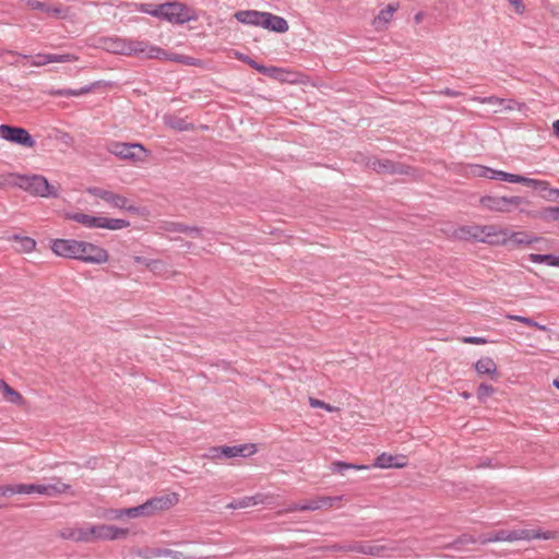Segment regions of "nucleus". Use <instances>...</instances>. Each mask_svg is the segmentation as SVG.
<instances>
[{"instance_id": "nucleus-1", "label": "nucleus", "mask_w": 559, "mask_h": 559, "mask_svg": "<svg viewBox=\"0 0 559 559\" xmlns=\"http://www.w3.org/2000/svg\"><path fill=\"white\" fill-rule=\"evenodd\" d=\"M104 47L107 51L117 55L141 56L146 58L165 57V49L153 46L146 40H138L131 38L109 37L104 39Z\"/></svg>"}, {"instance_id": "nucleus-2", "label": "nucleus", "mask_w": 559, "mask_h": 559, "mask_svg": "<svg viewBox=\"0 0 559 559\" xmlns=\"http://www.w3.org/2000/svg\"><path fill=\"white\" fill-rule=\"evenodd\" d=\"M12 185L35 197L57 198L58 190L41 175L9 174L1 178L0 186Z\"/></svg>"}, {"instance_id": "nucleus-3", "label": "nucleus", "mask_w": 559, "mask_h": 559, "mask_svg": "<svg viewBox=\"0 0 559 559\" xmlns=\"http://www.w3.org/2000/svg\"><path fill=\"white\" fill-rule=\"evenodd\" d=\"M558 532H543L540 530H499L492 533L481 534L478 542L483 545L493 542H515V540H532V539H555Z\"/></svg>"}, {"instance_id": "nucleus-4", "label": "nucleus", "mask_w": 559, "mask_h": 559, "mask_svg": "<svg viewBox=\"0 0 559 559\" xmlns=\"http://www.w3.org/2000/svg\"><path fill=\"white\" fill-rule=\"evenodd\" d=\"M527 201L523 197H498L484 195L479 199V204L489 211L499 213H510L512 210Z\"/></svg>"}, {"instance_id": "nucleus-5", "label": "nucleus", "mask_w": 559, "mask_h": 559, "mask_svg": "<svg viewBox=\"0 0 559 559\" xmlns=\"http://www.w3.org/2000/svg\"><path fill=\"white\" fill-rule=\"evenodd\" d=\"M0 136L3 140L25 147H33L35 145V141L29 132L22 127L0 124Z\"/></svg>"}, {"instance_id": "nucleus-6", "label": "nucleus", "mask_w": 559, "mask_h": 559, "mask_svg": "<svg viewBox=\"0 0 559 559\" xmlns=\"http://www.w3.org/2000/svg\"><path fill=\"white\" fill-rule=\"evenodd\" d=\"M109 259L108 251L92 242L81 241L79 250V260L91 264H103Z\"/></svg>"}, {"instance_id": "nucleus-7", "label": "nucleus", "mask_w": 559, "mask_h": 559, "mask_svg": "<svg viewBox=\"0 0 559 559\" xmlns=\"http://www.w3.org/2000/svg\"><path fill=\"white\" fill-rule=\"evenodd\" d=\"M366 166L369 169L374 170L378 174H391V175H407L409 174V167L401 164V163H394L390 159L383 158H377V157H369L366 162Z\"/></svg>"}, {"instance_id": "nucleus-8", "label": "nucleus", "mask_w": 559, "mask_h": 559, "mask_svg": "<svg viewBox=\"0 0 559 559\" xmlns=\"http://www.w3.org/2000/svg\"><path fill=\"white\" fill-rule=\"evenodd\" d=\"M472 174L476 177H484L511 183H521L523 177L522 175L510 174L503 170H496L481 165L472 166Z\"/></svg>"}, {"instance_id": "nucleus-9", "label": "nucleus", "mask_w": 559, "mask_h": 559, "mask_svg": "<svg viewBox=\"0 0 559 559\" xmlns=\"http://www.w3.org/2000/svg\"><path fill=\"white\" fill-rule=\"evenodd\" d=\"M82 240L55 239L51 241V250L59 257L79 260V250Z\"/></svg>"}, {"instance_id": "nucleus-10", "label": "nucleus", "mask_w": 559, "mask_h": 559, "mask_svg": "<svg viewBox=\"0 0 559 559\" xmlns=\"http://www.w3.org/2000/svg\"><path fill=\"white\" fill-rule=\"evenodd\" d=\"M108 150L111 154L122 158L130 160H140L141 157L138 155L135 151L140 153H145V148L140 143H121V142H112L109 144Z\"/></svg>"}, {"instance_id": "nucleus-11", "label": "nucleus", "mask_w": 559, "mask_h": 559, "mask_svg": "<svg viewBox=\"0 0 559 559\" xmlns=\"http://www.w3.org/2000/svg\"><path fill=\"white\" fill-rule=\"evenodd\" d=\"M167 5H169L171 9L166 10V19L165 21L173 23V24H185L192 19H194L191 15V10L188 5L178 2V1H169L167 2Z\"/></svg>"}, {"instance_id": "nucleus-12", "label": "nucleus", "mask_w": 559, "mask_h": 559, "mask_svg": "<svg viewBox=\"0 0 559 559\" xmlns=\"http://www.w3.org/2000/svg\"><path fill=\"white\" fill-rule=\"evenodd\" d=\"M395 550L392 544H370L362 542L352 543V552H359L373 557H383L386 552Z\"/></svg>"}, {"instance_id": "nucleus-13", "label": "nucleus", "mask_w": 559, "mask_h": 559, "mask_svg": "<svg viewBox=\"0 0 559 559\" xmlns=\"http://www.w3.org/2000/svg\"><path fill=\"white\" fill-rule=\"evenodd\" d=\"M92 533H95V540H115L126 538L128 536V528H120L114 525H93Z\"/></svg>"}, {"instance_id": "nucleus-14", "label": "nucleus", "mask_w": 559, "mask_h": 559, "mask_svg": "<svg viewBox=\"0 0 559 559\" xmlns=\"http://www.w3.org/2000/svg\"><path fill=\"white\" fill-rule=\"evenodd\" d=\"M261 16L260 26L265 29L275 33H285L289 28L287 21L282 16L272 14L270 12H261Z\"/></svg>"}, {"instance_id": "nucleus-15", "label": "nucleus", "mask_w": 559, "mask_h": 559, "mask_svg": "<svg viewBox=\"0 0 559 559\" xmlns=\"http://www.w3.org/2000/svg\"><path fill=\"white\" fill-rule=\"evenodd\" d=\"M483 242L500 246L508 242V229L498 225H485V237Z\"/></svg>"}, {"instance_id": "nucleus-16", "label": "nucleus", "mask_w": 559, "mask_h": 559, "mask_svg": "<svg viewBox=\"0 0 559 559\" xmlns=\"http://www.w3.org/2000/svg\"><path fill=\"white\" fill-rule=\"evenodd\" d=\"M178 501L177 495H167L160 497H154L145 502L150 515H153L156 511L167 510Z\"/></svg>"}, {"instance_id": "nucleus-17", "label": "nucleus", "mask_w": 559, "mask_h": 559, "mask_svg": "<svg viewBox=\"0 0 559 559\" xmlns=\"http://www.w3.org/2000/svg\"><path fill=\"white\" fill-rule=\"evenodd\" d=\"M454 236L461 240H476L483 242L485 237V225L461 226L454 231Z\"/></svg>"}, {"instance_id": "nucleus-18", "label": "nucleus", "mask_w": 559, "mask_h": 559, "mask_svg": "<svg viewBox=\"0 0 559 559\" xmlns=\"http://www.w3.org/2000/svg\"><path fill=\"white\" fill-rule=\"evenodd\" d=\"M407 460L405 455H392L382 453L376 459L374 466L380 468H401L406 466Z\"/></svg>"}, {"instance_id": "nucleus-19", "label": "nucleus", "mask_w": 559, "mask_h": 559, "mask_svg": "<svg viewBox=\"0 0 559 559\" xmlns=\"http://www.w3.org/2000/svg\"><path fill=\"white\" fill-rule=\"evenodd\" d=\"M521 183L531 187L534 190H538L542 193L547 192V194L542 195L548 200H555L559 194V190L550 189L549 183L545 180H538L523 176Z\"/></svg>"}, {"instance_id": "nucleus-20", "label": "nucleus", "mask_w": 559, "mask_h": 559, "mask_svg": "<svg viewBox=\"0 0 559 559\" xmlns=\"http://www.w3.org/2000/svg\"><path fill=\"white\" fill-rule=\"evenodd\" d=\"M255 452L254 444H241V445H222L221 453L225 459H231L237 456H248Z\"/></svg>"}, {"instance_id": "nucleus-21", "label": "nucleus", "mask_w": 559, "mask_h": 559, "mask_svg": "<svg viewBox=\"0 0 559 559\" xmlns=\"http://www.w3.org/2000/svg\"><path fill=\"white\" fill-rule=\"evenodd\" d=\"M475 370L479 376H488L492 380L499 378V372L496 362L490 357H481L475 364Z\"/></svg>"}, {"instance_id": "nucleus-22", "label": "nucleus", "mask_w": 559, "mask_h": 559, "mask_svg": "<svg viewBox=\"0 0 559 559\" xmlns=\"http://www.w3.org/2000/svg\"><path fill=\"white\" fill-rule=\"evenodd\" d=\"M106 198L107 199H105V202H107L114 207L126 210L130 213H138L139 211L138 206L131 204L130 201L123 195L109 191Z\"/></svg>"}, {"instance_id": "nucleus-23", "label": "nucleus", "mask_w": 559, "mask_h": 559, "mask_svg": "<svg viewBox=\"0 0 559 559\" xmlns=\"http://www.w3.org/2000/svg\"><path fill=\"white\" fill-rule=\"evenodd\" d=\"M341 500L340 497H319L302 503L304 511H314L325 507H332L335 501Z\"/></svg>"}, {"instance_id": "nucleus-24", "label": "nucleus", "mask_w": 559, "mask_h": 559, "mask_svg": "<svg viewBox=\"0 0 559 559\" xmlns=\"http://www.w3.org/2000/svg\"><path fill=\"white\" fill-rule=\"evenodd\" d=\"M66 217L88 228H98L100 225L99 216H92L84 213H68Z\"/></svg>"}, {"instance_id": "nucleus-25", "label": "nucleus", "mask_w": 559, "mask_h": 559, "mask_svg": "<svg viewBox=\"0 0 559 559\" xmlns=\"http://www.w3.org/2000/svg\"><path fill=\"white\" fill-rule=\"evenodd\" d=\"M235 17L238 22L248 25L260 26L261 11L255 10H243L235 13Z\"/></svg>"}, {"instance_id": "nucleus-26", "label": "nucleus", "mask_w": 559, "mask_h": 559, "mask_svg": "<svg viewBox=\"0 0 559 559\" xmlns=\"http://www.w3.org/2000/svg\"><path fill=\"white\" fill-rule=\"evenodd\" d=\"M237 56V59L247 63L248 66H250L252 69L257 70L258 72L262 73V74H266V75H270V76H274V73L275 72H278L280 69L275 68V67H271V68H267L263 64H260L258 63L257 61H254L253 59H251L249 56L247 55H243V53H240V52H237L236 53Z\"/></svg>"}, {"instance_id": "nucleus-27", "label": "nucleus", "mask_w": 559, "mask_h": 559, "mask_svg": "<svg viewBox=\"0 0 559 559\" xmlns=\"http://www.w3.org/2000/svg\"><path fill=\"white\" fill-rule=\"evenodd\" d=\"M95 85H96V83L83 86V87L78 88V90H72V88H58V90H55V88H52V90H50L48 92V94L51 95V96H56V97L81 96V95L87 94L91 91H93Z\"/></svg>"}, {"instance_id": "nucleus-28", "label": "nucleus", "mask_w": 559, "mask_h": 559, "mask_svg": "<svg viewBox=\"0 0 559 559\" xmlns=\"http://www.w3.org/2000/svg\"><path fill=\"white\" fill-rule=\"evenodd\" d=\"M399 9V4L390 3L385 9L381 10L379 14L373 19L372 25L379 29L381 26L389 23L394 14V12Z\"/></svg>"}, {"instance_id": "nucleus-29", "label": "nucleus", "mask_w": 559, "mask_h": 559, "mask_svg": "<svg viewBox=\"0 0 559 559\" xmlns=\"http://www.w3.org/2000/svg\"><path fill=\"white\" fill-rule=\"evenodd\" d=\"M264 502V496L261 493H258L255 496L251 497H243L237 500H234L233 502L227 504L228 509H245L250 506H257L259 503Z\"/></svg>"}, {"instance_id": "nucleus-30", "label": "nucleus", "mask_w": 559, "mask_h": 559, "mask_svg": "<svg viewBox=\"0 0 559 559\" xmlns=\"http://www.w3.org/2000/svg\"><path fill=\"white\" fill-rule=\"evenodd\" d=\"M100 225L98 228H106L110 230L123 229L130 226V222L121 218H107L99 216Z\"/></svg>"}, {"instance_id": "nucleus-31", "label": "nucleus", "mask_w": 559, "mask_h": 559, "mask_svg": "<svg viewBox=\"0 0 559 559\" xmlns=\"http://www.w3.org/2000/svg\"><path fill=\"white\" fill-rule=\"evenodd\" d=\"M169 231H175V233H182V234H186L192 238H198V237H201V234H202V229L199 228V227H194V226H188L186 224H182V223H171L170 224V227L168 228Z\"/></svg>"}, {"instance_id": "nucleus-32", "label": "nucleus", "mask_w": 559, "mask_h": 559, "mask_svg": "<svg viewBox=\"0 0 559 559\" xmlns=\"http://www.w3.org/2000/svg\"><path fill=\"white\" fill-rule=\"evenodd\" d=\"M528 260L533 263H546L550 266L559 267V257L558 255L531 253L528 255Z\"/></svg>"}, {"instance_id": "nucleus-33", "label": "nucleus", "mask_w": 559, "mask_h": 559, "mask_svg": "<svg viewBox=\"0 0 559 559\" xmlns=\"http://www.w3.org/2000/svg\"><path fill=\"white\" fill-rule=\"evenodd\" d=\"M365 468H366L365 465H357V464H353V463H346L343 461H335V462H332L330 465L331 472L338 473L341 475H345V473L349 469L358 471V469H365Z\"/></svg>"}, {"instance_id": "nucleus-34", "label": "nucleus", "mask_w": 559, "mask_h": 559, "mask_svg": "<svg viewBox=\"0 0 559 559\" xmlns=\"http://www.w3.org/2000/svg\"><path fill=\"white\" fill-rule=\"evenodd\" d=\"M0 389H2L4 396L8 401L14 404H22L23 403V396L17 391H15L13 388H11L7 382L3 380H0Z\"/></svg>"}, {"instance_id": "nucleus-35", "label": "nucleus", "mask_w": 559, "mask_h": 559, "mask_svg": "<svg viewBox=\"0 0 559 559\" xmlns=\"http://www.w3.org/2000/svg\"><path fill=\"white\" fill-rule=\"evenodd\" d=\"M71 488L70 485L62 483L60 479H57L52 484H47V492L48 497H57L63 492H67Z\"/></svg>"}, {"instance_id": "nucleus-36", "label": "nucleus", "mask_w": 559, "mask_h": 559, "mask_svg": "<svg viewBox=\"0 0 559 559\" xmlns=\"http://www.w3.org/2000/svg\"><path fill=\"white\" fill-rule=\"evenodd\" d=\"M28 5L33 10L43 11V12H46L47 14H51V15H56V16L60 15L62 12V10L60 8H53L46 2H40L37 0L29 1Z\"/></svg>"}, {"instance_id": "nucleus-37", "label": "nucleus", "mask_w": 559, "mask_h": 559, "mask_svg": "<svg viewBox=\"0 0 559 559\" xmlns=\"http://www.w3.org/2000/svg\"><path fill=\"white\" fill-rule=\"evenodd\" d=\"M93 526L75 528V542L91 543L95 540V533H92Z\"/></svg>"}, {"instance_id": "nucleus-38", "label": "nucleus", "mask_w": 559, "mask_h": 559, "mask_svg": "<svg viewBox=\"0 0 559 559\" xmlns=\"http://www.w3.org/2000/svg\"><path fill=\"white\" fill-rule=\"evenodd\" d=\"M13 239L19 243L17 249L24 252H31L35 249L36 241L31 237L13 236Z\"/></svg>"}, {"instance_id": "nucleus-39", "label": "nucleus", "mask_w": 559, "mask_h": 559, "mask_svg": "<svg viewBox=\"0 0 559 559\" xmlns=\"http://www.w3.org/2000/svg\"><path fill=\"white\" fill-rule=\"evenodd\" d=\"M535 240V238L530 237L525 233H510L508 230V241H511L514 245H531Z\"/></svg>"}, {"instance_id": "nucleus-40", "label": "nucleus", "mask_w": 559, "mask_h": 559, "mask_svg": "<svg viewBox=\"0 0 559 559\" xmlns=\"http://www.w3.org/2000/svg\"><path fill=\"white\" fill-rule=\"evenodd\" d=\"M166 123L170 128L178 130V131H188L192 128V126L190 123H188L186 120H183L182 118H177V117L166 118Z\"/></svg>"}, {"instance_id": "nucleus-41", "label": "nucleus", "mask_w": 559, "mask_h": 559, "mask_svg": "<svg viewBox=\"0 0 559 559\" xmlns=\"http://www.w3.org/2000/svg\"><path fill=\"white\" fill-rule=\"evenodd\" d=\"M124 513L128 518L150 516L145 502L136 507L124 509Z\"/></svg>"}, {"instance_id": "nucleus-42", "label": "nucleus", "mask_w": 559, "mask_h": 559, "mask_svg": "<svg viewBox=\"0 0 559 559\" xmlns=\"http://www.w3.org/2000/svg\"><path fill=\"white\" fill-rule=\"evenodd\" d=\"M508 318L510 320H513V321H518V322H521V323H524L528 326H532V328H535L537 330H540V331H546L547 330V326L544 325V324H539L538 322L534 321L532 318H528V317H523V316H511L509 314Z\"/></svg>"}, {"instance_id": "nucleus-43", "label": "nucleus", "mask_w": 559, "mask_h": 559, "mask_svg": "<svg viewBox=\"0 0 559 559\" xmlns=\"http://www.w3.org/2000/svg\"><path fill=\"white\" fill-rule=\"evenodd\" d=\"M476 542H478V539H475L472 535L463 534L460 537H457L453 543L447 545V548H454L459 550L464 545L474 544Z\"/></svg>"}, {"instance_id": "nucleus-44", "label": "nucleus", "mask_w": 559, "mask_h": 559, "mask_svg": "<svg viewBox=\"0 0 559 559\" xmlns=\"http://www.w3.org/2000/svg\"><path fill=\"white\" fill-rule=\"evenodd\" d=\"M165 53H166L165 57H162L158 59L159 60H170V61H175V62H179V63H183V64H192L191 58L188 56L178 55V53H169L166 50H165Z\"/></svg>"}, {"instance_id": "nucleus-45", "label": "nucleus", "mask_w": 559, "mask_h": 559, "mask_svg": "<svg viewBox=\"0 0 559 559\" xmlns=\"http://www.w3.org/2000/svg\"><path fill=\"white\" fill-rule=\"evenodd\" d=\"M495 393V388L487 383H480L477 390V397L483 401Z\"/></svg>"}, {"instance_id": "nucleus-46", "label": "nucleus", "mask_w": 559, "mask_h": 559, "mask_svg": "<svg viewBox=\"0 0 559 559\" xmlns=\"http://www.w3.org/2000/svg\"><path fill=\"white\" fill-rule=\"evenodd\" d=\"M47 59H48L49 63L50 62H69V61L76 60V57L73 55H70V53H63V55L48 53Z\"/></svg>"}, {"instance_id": "nucleus-47", "label": "nucleus", "mask_w": 559, "mask_h": 559, "mask_svg": "<svg viewBox=\"0 0 559 559\" xmlns=\"http://www.w3.org/2000/svg\"><path fill=\"white\" fill-rule=\"evenodd\" d=\"M309 403L312 407H316V408H324L325 411L328 412H334L336 408L330 404H326L325 402L323 401H320L318 399H314V397H310L309 399Z\"/></svg>"}, {"instance_id": "nucleus-48", "label": "nucleus", "mask_w": 559, "mask_h": 559, "mask_svg": "<svg viewBox=\"0 0 559 559\" xmlns=\"http://www.w3.org/2000/svg\"><path fill=\"white\" fill-rule=\"evenodd\" d=\"M19 493L17 484L15 485H1L0 486V496L10 497Z\"/></svg>"}, {"instance_id": "nucleus-49", "label": "nucleus", "mask_w": 559, "mask_h": 559, "mask_svg": "<svg viewBox=\"0 0 559 559\" xmlns=\"http://www.w3.org/2000/svg\"><path fill=\"white\" fill-rule=\"evenodd\" d=\"M171 9L169 5H167V2L160 3L156 5V9H154L153 16L157 17L159 20L166 19V10Z\"/></svg>"}, {"instance_id": "nucleus-50", "label": "nucleus", "mask_w": 559, "mask_h": 559, "mask_svg": "<svg viewBox=\"0 0 559 559\" xmlns=\"http://www.w3.org/2000/svg\"><path fill=\"white\" fill-rule=\"evenodd\" d=\"M545 218L559 222V206H550L545 210Z\"/></svg>"}, {"instance_id": "nucleus-51", "label": "nucleus", "mask_w": 559, "mask_h": 559, "mask_svg": "<svg viewBox=\"0 0 559 559\" xmlns=\"http://www.w3.org/2000/svg\"><path fill=\"white\" fill-rule=\"evenodd\" d=\"M87 192L96 198H99L102 200L105 201V199H107V194L109 192V190H105V189H102V188H98V187H92V188H88L87 189Z\"/></svg>"}, {"instance_id": "nucleus-52", "label": "nucleus", "mask_w": 559, "mask_h": 559, "mask_svg": "<svg viewBox=\"0 0 559 559\" xmlns=\"http://www.w3.org/2000/svg\"><path fill=\"white\" fill-rule=\"evenodd\" d=\"M35 484H17L19 495L35 493Z\"/></svg>"}, {"instance_id": "nucleus-53", "label": "nucleus", "mask_w": 559, "mask_h": 559, "mask_svg": "<svg viewBox=\"0 0 559 559\" xmlns=\"http://www.w3.org/2000/svg\"><path fill=\"white\" fill-rule=\"evenodd\" d=\"M47 58H48V53H37L34 57V60L32 61V66L40 67V66L48 64L49 61Z\"/></svg>"}, {"instance_id": "nucleus-54", "label": "nucleus", "mask_w": 559, "mask_h": 559, "mask_svg": "<svg viewBox=\"0 0 559 559\" xmlns=\"http://www.w3.org/2000/svg\"><path fill=\"white\" fill-rule=\"evenodd\" d=\"M156 5L157 4H153V3H140L138 5V11L153 16V12H154V9H156Z\"/></svg>"}, {"instance_id": "nucleus-55", "label": "nucleus", "mask_w": 559, "mask_h": 559, "mask_svg": "<svg viewBox=\"0 0 559 559\" xmlns=\"http://www.w3.org/2000/svg\"><path fill=\"white\" fill-rule=\"evenodd\" d=\"M151 552H152V556L171 557L173 549H169V548H152Z\"/></svg>"}, {"instance_id": "nucleus-56", "label": "nucleus", "mask_w": 559, "mask_h": 559, "mask_svg": "<svg viewBox=\"0 0 559 559\" xmlns=\"http://www.w3.org/2000/svg\"><path fill=\"white\" fill-rule=\"evenodd\" d=\"M463 342L466 344L481 345V344H486L487 340L484 337H478V336H466L463 338Z\"/></svg>"}, {"instance_id": "nucleus-57", "label": "nucleus", "mask_w": 559, "mask_h": 559, "mask_svg": "<svg viewBox=\"0 0 559 559\" xmlns=\"http://www.w3.org/2000/svg\"><path fill=\"white\" fill-rule=\"evenodd\" d=\"M63 539H71L75 542V528H64L60 532Z\"/></svg>"}, {"instance_id": "nucleus-58", "label": "nucleus", "mask_w": 559, "mask_h": 559, "mask_svg": "<svg viewBox=\"0 0 559 559\" xmlns=\"http://www.w3.org/2000/svg\"><path fill=\"white\" fill-rule=\"evenodd\" d=\"M333 551H352V543L348 544H334L330 547Z\"/></svg>"}, {"instance_id": "nucleus-59", "label": "nucleus", "mask_w": 559, "mask_h": 559, "mask_svg": "<svg viewBox=\"0 0 559 559\" xmlns=\"http://www.w3.org/2000/svg\"><path fill=\"white\" fill-rule=\"evenodd\" d=\"M437 93L440 95L449 96V97H459L462 95V93L460 91H455V90H452L449 87H445Z\"/></svg>"}, {"instance_id": "nucleus-60", "label": "nucleus", "mask_w": 559, "mask_h": 559, "mask_svg": "<svg viewBox=\"0 0 559 559\" xmlns=\"http://www.w3.org/2000/svg\"><path fill=\"white\" fill-rule=\"evenodd\" d=\"M207 456L213 460L223 459V454L221 453V447H212L209 449Z\"/></svg>"}, {"instance_id": "nucleus-61", "label": "nucleus", "mask_w": 559, "mask_h": 559, "mask_svg": "<svg viewBox=\"0 0 559 559\" xmlns=\"http://www.w3.org/2000/svg\"><path fill=\"white\" fill-rule=\"evenodd\" d=\"M511 5L514 8L516 13L522 14L524 12V3L522 0H509Z\"/></svg>"}, {"instance_id": "nucleus-62", "label": "nucleus", "mask_w": 559, "mask_h": 559, "mask_svg": "<svg viewBox=\"0 0 559 559\" xmlns=\"http://www.w3.org/2000/svg\"><path fill=\"white\" fill-rule=\"evenodd\" d=\"M171 558L174 559H197L194 556L185 555L181 551L173 550Z\"/></svg>"}, {"instance_id": "nucleus-63", "label": "nucleus", "mask_w": 559, "mask_h": 559, "mask_svg": "<svg viewBox=\"0 0 559 559\" xmlns=\"http://www.w3.org/2000/svg\"><path fill=\"white\" fill-rule=\"evenodd\" d=\"M112 519H121L122 516H126L124 509H115L110 511Z\"/></svg>"}, {"instance_id": "nucleus-64", "label": "nucleus", "mask_w": 559, "mask_h": 559, "mask_svg": "<svg viewBox=\"0 0 559 559\" xmlns=\"http://www.w3.org/2000/svg\"><path fill=\"white\" fill-rule=\"evenodd\" d=\"M35 492L36 493H39V495H44L46 496V492H47V484H43V485H36L35 484Z\"/></svg>"}]
</instances>
